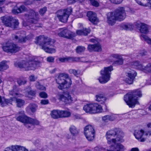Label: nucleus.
I'll use <instances>...</instances> for the list:
<instances>
[{
    "label": "nucleus",
    "mask_w": 151,
    "mask_h": 151,
    "mask_svg": "<svg viewBox=\"0 0 151 151\" xmlns=\"http://www.w3.org/2000/svg\"><path fill=\"white\" fill-rule=\"evenodd\" d=\"M120 132L117 129H115L108 131L106 134V136L107 140L108 143L111 145L110 147L109 150L107 151H124V146L120 143H116L117 142H121L122 137H116V138H110L115 135L119 136Z\"/></svg>",
    "instance_id": "obj_1"
},
{
    "label": "nucleus",
    "mask_w": 151,
    "mask_h": 151,
    "mask_svg": "<svg viewBox=\"0 0 151 151\" xmlns=\"http://www.w3.org/2000/svg\"><path fill=\"white\" fill-rule=\"evenodd\" d=\"M24 11H27V13L24 15V18L26 21L30 24H37L39 19L38 12L31 9L28 10L23 5L21 6L19 8L15 7L12 10V12L15 14Z\"/></svg>",
    "instance_id": "obj_2"
},
{
    "label": "nucleus",
    "mask_w": 151,
    "mask_h": 151,
    "mask_svg": "<svg viewBox=\"0 0 151 151\" xmlns=\"http://www.w3.org/2000/svg\"><path fill=\"white\" fill-rule=\"evenodd\" d=\"M126 17L124 8L119 7L113 12H109L107 14V22L111 26L114 25L116 20L120 21L124 20Z\"/></svg>",
    "instance_id": "obj_3"
},
{
    "label": "nucleus",
    "mask_w": 151,
    "mask_h": 151,
    "mask_svg": "<svg viewBox=\"0 0 151 151\" xmlns=\"http://www.w3.org/2000/svg\"><path fill=\"white\" fill-rule=\"evenodd\" d=\"M36 43L41 46V48L46 52L52 53L56 52V48L54 46V42L48 37L43 36H40L36 38Z\"/></svg>",
    "instance_id": "obj_4"
},
{
    "label": "nucleus",
    "mask_w": 151,
    "mask_h": 151,
    "mask_svg": "<svg viewBox=\"0 0 151 151\" xmlns=\"http://www.w3.org/2000/svg\"><path fill=\"white\" fill-rule=\"evenodd\" d=\"M142 96L141 91L139 89H137L125 95L124 100L129 107L133 108L136 104H138V98Z\"/></svg>",
    "instance_id": "obj_5"
},
{
    "label": "nucleus",
    "mask_w": 151,
    "mask_h": 151,
    "mask_svg": "<svg viewBox=\"0 0 151 151\" xmlns=\"http://www.w3.org/2000/svg\"><path fill=\"white\" fill-rule=\"evenodd\" d=\"M19 116L16 118V119L24 124L26 127L28 129H31L33 128V126L39 125L40 122L36 119H32L26 115L23 111H21L18 113Z\"/></svg>",
    "instance_id": "obj_6"
},
{
    "label": "nucleus",
    "mask_w": 151,
    "mask_h": 151,
    "mask_svg": "<svg viewBox=\"0 0 151 151\" xmlns=\"http://www.w3.org/2000/svg\"><path fill=\"white\" fill-rule=\"evenodd\" d=\"M56 82L59 85L58 88L61 90L70 88L72 84L68 75L65 73H60L56 79Z\"/></svg>",
    "instance_id": "obj_7"
},
{
    "label": "nucleus",
    "mask_w": 151,
    "mask_h": 151,
    "mask_svg": "<svg viewBox=\"0 0 151 151\" xmlns=\"http://www.w3.org/2000/svg\"><path fill=\"white\" fill-rule=\"evenodd\" d=\"M40 63V62L38 61L30 59L27 61L23 60L21 62L16 63L15 65L20 68L24 69L25 70H35Z\"/></svg>",
    "instance_id": "obj_8"
},
{
    "label": "nucleus",
    "mask_w": 151,
    "mask_h": 151,
    "mask_svg": "<svg viewBox=\"0 0 151 151\" xmlns=\"http://www.w3.org/2000/svg\"><path fill=\"white\" fill-rule=\"evenodd\" d=\"M72 11V8L70 7L66 9L58 10L56 12L55 15L60 21L65 23L67 22Z\"/></svg>",
    "instance_id": "obj_9"
},
{
    "label": "nucleus",
    "mask_w": 151,
    "mask_h": 151,
    "mask_svg": "<svg viewBox=\"0 0 151 151\" xmlns=\"http://www.w3.org/2000/svg\"><path fill=\"white\" fill-rule=\"evenodd\" d=\"M113 69L111 65L105 67L101 71V76L99 78L98 80L101 83H105L108 82L110 79L111 71Z\"/></svg>",
    "instance_id": "obj_10"
},
{
    "label": "nucleus",
    "mask_w": 151,
    "mask_h": 151,
    "mask_svg": "<svg viewBox=\"0 0 151 151\" xmlns=\"http://www.w3.org/2000/svg\"><path fill=\"white\" fill-rule=\"evenodd\" d=\"M1 19L6 26L14 29L17 28L19 24L18 19L12 17H1Z\"/></svg>",
    "instance_id": "obj_11"
},
{
    "label": "nucleus",
    "mask_w": 151,
    "mask_h": 151,
    "mask_svg": "<svg viewBox=\"0 0 151 151\" xmlns=\"http://www.w3.org/2000/svg\"><path fill=\"white\" fill-rule=\"evenodd\" d=\"M2 48L4 51L11 53L16 52L21 49L20 47L9 42L6 43L5 45L3 46Z\"/></svg>",
    "instance_id": "obj_12"
},
{
    "label": "nucleus",
    "mask_w": 151,
    "mask_h": 151,
    "mask_svg": "<svg viewBox=\"0 0 151 151\" xmlns=\"http://www.w3.org/2000/svg\"><path fill=\"white\" fill-rule=\"evenodd\" d=\"M84 133L87 139L89 141L93 140L94 138L95 130L91 125L86 126L84 129Z\"/></svg>",
    "instance_id": "obj_13"
},
{
    "label": "nucleus",
    "mask_w": 151,
    "mask_h": 151,
    "mask_svg": "<svg viewBox=\"0 0 151 151\" xmlns=\"http://www.w3.org/2000/svg\"><path fill=\"white\" fill-rule=\"evenodd\" d=\"M137 75V73L135 71L130 69L129 71L126 73V77L124 81L128 84H132L133 83L134 80Z\"/></svg>",
    "instance_id": "obj_14"
},
{
    "label": "nucleus",
    "mask_w": 151,
    "mask_h": 151,
    "mask_svg": "<svg viewBox=\"0 0 151 151\" xmlns=\"http://www.w3.org/2000/svg\"><path fill=\"white\" fill-rule=\"evenodd\" d=\"M58 35L60 37L71 39L75 36V34L67 29H60Z\"/></svg>",
    "instance_id": "obj_15"
},
{
    "label": "nucleus",
    "mask_w": 151,
    "mask_h": 151,
    "mask_svg": "<svg viewBox=\"0 0 151 151\" xmlns=\"http://www.w3.org/2000/svg\"><path fill=\"white\" fill-rule=\"evenodd\" d=\"M58 99L66 104H69L73 101L72 98L68 93H64L58 95Z\"/></svg>",
    "instance_id": "obj_16"
},
{
    "label": "nucleus",
    "mask_w": 151,
    "mask_h": 151,
    "mask_svg": "<svg viewBox=\"0 0 151 151\" xmlns=\"http://www.w3.org/2000/svg\"><path fill=\"white\" fill-rule=\"evenodd\" d=\"M87 15L89 21L93 24H96L99 22V20L95 13L89 11L87 12Z\"/></svg>",
    "instance_id": "obj_17"
},
{
    "label": "nucleus",
    "mask_w": 151,
    "mask_h": 151,
    "mask_svg": "<svg viewBox=\"0 0 151 151\" xmlns=\"http://www.w3.org/2000/svg\"><path fill=\"white\" fill-rule=\"evenodd\" d=\"M136 26L138 28L141 32L146 34L148 32V26L147 24L141 23H137Z\"/></svg>",
    "instance_id": "obj_18"
},
{
    "label": "nucleus",
    "mask_w": 151,
    "mask_h": 151,
    "mask_svg": "<svg viewBox=\"0 0 151 151\" xmlns=\"http://www.w3.org/2000/svg\"><path fill=\"white\" fill-rule=\"evenodd\" d=\"M19 90L17 86L16 85H14L13 86V89L9 91V94L14 96V97L15 98V97H20L22 96V95L19 92Z\"/></svg>",
    "instance_id": "obj_19"
},
{
    "label": "nucleus",
    "mask_w": 151,
    "mask_h": 151,
    "mask_svg": "<svg viewBox=\"0 0 151 151\" xmlns=\"http://www.w3.org/2000/svg\"><path fill=\"white\" fill-rule=\"evenodd\" d=\"M12 38L13 40L17 42L23 43L26 41L25 36H24L22 35L19 36L13 35H12Z\"/></svg>",
    "instance_id": "obj_20"
},
{
    "label": "nucleus",
    "mask_w": 151,
    "mask_h": 151,
    "mask_svg": "<svg viewBox=\"0 0 151 151\" xmlns=\"http://www.w3.org/2000/svg\"><path fill=\"white\" fill-rule=\"evenodd\" d=\"M144 132V131L142 129L140 131L136 130L134 133V135L136 138L140 142H143L145 140V138H142Z\"/></svg>",
    "instance_id": "obj_21"
},
{
    "label": "nucleus",
    "mask_w": 151,
    "mask_h": 151,
    "mask_svg": "<svg viewBox=\"0 0 151 151\" xmlns=\"http://www.w3.org/2000/svg\"><path fill=\"white\" fill-rule=\"evenodd\" d=\"M118 115L112 114L111 115H107L102 117V119L103 121L107 122L108 121H112L117 118Z\"/></svg>",
    "instance_id": "obj_22"
},
{
    "label": "nucleus",
    "mask_w": 151,
    "mask_h": 151,
    "mask_svg": "<svg viewBox=\"0 0 151 151\" xmlns=\"http://www.w3.org/2000/svg\"><path fill=\"white\" fill-rule=\"evenodd\" d=\"M93 114L101 112L103 111L101 106L97 104H93Z\"/></svg>",
    "instance_id": "obj_23"
},
{
    "label": "nucleus",
    "mask_w": 151,
    "mask_h": 151,
    "mask_svg": "<svg viewBox=\"0 0 151 151\" xmlns=\"http://www.w3.org/2000/svg\"><path fill=\"white\" fill-rule=\"evenodd\" d=\"M93 104H87L83 107V110L86 113L93 114Z\"/></svg>",
    "instance_id": "obj_24"
},
{
    "label": "nucleus",
    "mask_w": 151,
    "mask_h": 151,
    "mask_svg": "<svg viewBox=\"0 0 151 151\" xmlns=\"http://www.w3.org/2000/svg\"><path fill=\"white\" fill-rule=\"evenodd\" d=\"M131 64L132 66L136 69L142 70L143 69L142 64L138 61L133 62L131 63Z\"/></svg>",
    "instance_id": "obj_25"
},
{
    "label": "nucleus",
    "mask_w": 151,
    "mask_h": 151,
    "mask_svg": "<svg viewBox=\"0 0 151 151\" xmlns=\"http://www.w3.org/2000/svg\"><path fill=\"white\" fill-rule=\"evenodd\" d=\"M60 118H68L70 116V112L68 110H60Z\"/></svg>",
    "instance_id": "obj_26"
},
{
    "label": "nucleus",
    "mask_w": 151,
    "mask_h": 151,
    "mask_svg": "<svg viewBox=\"0 0 151 151\" xmlns=\"http://www.w3.org/2000/svg\"><path fill=\"white\" fill-rule=\"evenodd\" d=\"M12 151H28L25 147L19 145L12 146Z\"/></svg>",
    "instance_id": "obj_27"
},
{
    "label": "nucleus",
    "mask_w": 151,
    "mask_h": 151,
    "mask_svg": "<svg viewBox=\"0 0 151 151\" xmlns=\"http://www.w3.org/2000/svg\"><path fill=\"white\" fill-rule=\"evenodd\" d=\"M60 110H54L51 111L50 115L51 117L54 119H58L60 118Z\"/></svg>",
    "instance_id": "obj_28"
},
{
    "label": "nucleus",
    "mask_w": 151,
    "mask_h": 151,
    "mask_svg": "<svg viewBox=\"0 0 151 151\" xmlns=\"http://www.w3.org/2000/svg\"><path fill=\"white\" fill-rule=\"evenodd\" d=\"M69 130L71 134L73 136L77 135L79 133V130L74 125L70 126Z\"/></svg>",
    "instance_id": "obj_29"
},
{
    "label": "nucleus",
    "mask_w": 151,
    "mask_h": 151,
    "mask_svg": "<svg viewBox=\"0 0 151 151\" xmlns=\"http://www.w3.org/2000/svg\"><path fill=\"white\" fill-rule=\"evenodd\" d=\"M96 100L98 102L102 101V104L106 100V98L102 94H98L96 96Z\"/></svg>",
    "instance_id": "obj_30"
},
{
    "label": "nucleus",
    "mask_w": 151,
    "mask_h": 151,
    "mask_svg": "<svg viewBox=\"0 0 151 151\" xmlns=\"http://www.w3.org/2000/svg\"><path fill=\"white\" fill-rule=\"evenodd\" d=\"M121 56L119 55L116 54H113L111 55L108 60L111 62H113L115 59H117Z\"/></svg>",
    "instance_id": "obj_31"
},
{
    "label": "nucleus",
    "mask_w": 151,
    "mask_h": 151,
    "mask_svg": "<svg viewBox=\"0 0 151 151\" xmlns=\"http://www.w3.org/2000/svg\"><path fill=\"white\" fill-rule=\"evenodd\" d=\"M37 107V106L35 104H30L27 107L26 110L27 111H30L34 113L35 112Z\"/></svg>",
    "instance_id": "obj_32"
},
{
    "label": "nucleus",
    "mask_w": 151,
    "mask_h": 151,
    "mask_svg": "<svg viewBox=\"0 0 151 151\" xmlns=\"http://www.w3.org/2000/svg\"><path fill=\"white\" fill-rule=\"evenodd\" d=\"M7 62V61L4 60L0 63V71L6 70L9 68Z\"/></svg>",
    "instance_id": "obj_33"
},
{
    "label": "nucleus",
    "mask_w": 151,
    "mask_h": 151,
    "mask_svg": "<svg viewBox=\"0 0 151 151\" xmlns=\"http://www.w3.org/2000/svg\"><path fill=\"white\" fill-rule=\"evenodd\" d=\"M121 27L123 29L127 30H131L133 28V25L130 24H122L121 25Z\"/></svg>",
    "instance_id": "obj_34"
},
{
    "label": "nucleus",
    "mask_w": 151,
    "mask_h": 151,
    "mask_svg": "<svg viewBox=\"0 0 151 151\" xmlns=\"http://www.w3.org/2000/svg\"><path fill=\"white\" fill-rule=\"evenodd\" d=\"M67 62H78L80 61V58L79 57H66Z\"/></svg>",
    "instance_id": "obj_35"
},
{
    "label": "nucleus",
    "mask_w": 151,
    "mask_h": 151,
    "mask_svg": "<svg viewBox=\"0 0 151 151\" xmlns=\"http://www.w3.org/2000/svg\"><path fill=\"white\" fill-rule=\"evenodd\" d=\"M17 106L18 107H21L24 104L25 101L23 100L20 99H17L16 98Z\"/></svg>",
    "instance_id": "obj_36"
},
{
    "label": "nucleus",
    "mask_w": 151,
    "mask_h": 151,
    "mask_svg": "<svg viewBox=\"0 0 151 151\" xmlns=\"http://www.w3.org/2000/svg\"><path fill=\"white\" fill-rule=\"evenodd\" d=\"M117 60H114L113 61V65H121L123 64V60L122 59V57L117 59Z\"/></svg>",
    "instance_id": "obj_37"
},
{
    "label": "nucleus",
    "mask_w": 151,
    "mask_h": 151,
    "mask_svg": "<svg viewBox=\"0 0 151 151\" xmlns=\"http://www.w3.org/2000/svg\"><path fill=\"white\" fill-rule=\"evenodd\" d=\"M142 39L144 40L148 44L151 45V39L147 35L142 34L141 35Z\"/></svg>",
    "instance_id": "obj_38"
},
{
    "label": "nucleus",
    "mask_w": 151,
    "mask_h": 151,
    "mask_svg": "<svg viewBox=\"0 0 151 151\" xmlns=\"http://www.w3.org/2000/svg\"><path fill=\"white\" fill-rule=\"evenodd\" d=\"M36 87L38 89L40 90L45 91L46 88L41 85L39 82H37L35 84Z\"/></svg>",
    "instance_id": "obj_39"
},
{
    "label": "nucleus",
    "mask_w": 151,
    "mask_h": 151,
    "mask_svg": "<svg viewBox=\"0 0 151 151\" xmlns=\"http://www.w3.org/2000/svg\"><path fill=\"white\" fill-rule=\"evenodd\" d=\"M16 98L15 97L11 98L9 99H4V102L5 104L4 106H6L7 105L9 104H12V102L13 101H15Z\"/></svg>",
    "instance_id": "obj_40"
},
{
    "label": "nucleus",
    "mask_w": 151,
    "mask_h": 151,
    "mask_svg": "<svg viewBox=\"0 0 151 151\" xmlns=\"http://www.w3.org/2000/svg\"><path fill=\"white\" fill-rule=\"evenodd\" d=\"M142 70L146 73L151 72V63L148 64L145 67L143 68Z\"/></svg>",
    "instance_id": "obj_41"
},
{
    "label": "nucleus",
    "mask_w": 151,
    "mask_h": 151,
    "mask_svg": "<svg viewBox=\"0 0 151 151\" xmlns=\"http://www.w3.org/2000/svg\"><path fill=\"white\" fill-rule=\"evenodd\" d=\"M17 82L19 86H20L26 83L27 81L24 79L19 78L17 79Z\"/></svg>",
    "instance_id": "obj_42"
},
{
    "label": "nucleus",
    "mask_w": 151,
    "mask_h": 151,
    "mask_svg": "<svg viewBox=\"0 0 151 151\" xmlns=\"http://www.w3.org/2000/svg\"><path fill=\"white\" fill-rule=\"evenodd\" d=\"M85 50V47L82 46H79L76 49V52L78 53H80L83 52Z\"/></svg>",
    "instance_id": "obj_43"
},
{
    "label": "nucleus",
    "mask_w": 151,
    "mask_h": 151,
    "mask_svg": "<svg viewBox=\"0 0 151 151\" xmlns=\"http://www.w3.org/2000/svg\"><path fill=\"white\" fill-rule=\"evenodd\" d=\"M102 49L101 45L99 44H95L94 51L99 52L101 51Z\"/></svg>",
    "instance_id": "obj_44"
},
{
    "label": "nucleus",
    "mask_w": 151,
    "mask_h": 151,
    "mask_svg": "<svg viewBox=\"0 0 151 151\" xmlns=\"http://www.w3.org/2000/svg\"><path fill=\"white\" fill-rule=\"evenodd\" d=\"M69 73L70 74H73L75 76H77L78 75V70H75V69H70L68 70Z\"/></svg>",
    "instance_id": "obj_45"
},
{
    "label": "nucleus",
    "mask_w": 151,
    "mask_h": 151,
    "mask_svg": "<svg viewBox=\"0 0 151 151\" xmlns=\"http://www.w3.org/2000/svg\"><path fill=\"white\" fill-rule=\"evenodd\" d=\"M145 2H143V6H149L151 9V0H144Z\"/></svg>",
    "instance_id": "obj_46"
},
{
    "label": "nucleus",
    "mask_w": 151,
    "mask_h": 151,
    "mask_svg": "<svg viewBox=\"0 0 151 151\" xmlns=\"http://www.w3.org/2000/svg\"><path fill=\"white\" fill-rule=\"evenodd\" d=\"M40 96L42 98H46L48 97L47 94L45 92H41L39 94Z\"/></svg>",
    "instance_id": "obj_47"
},
{
    "label": "nucleus",
    "mask_w": 151,
    "mask_h": 151,
    "mask_svg": "<svg viewBox=\"0 0 151 151\" xmlns=\"http://www.w3.org/2000/svg\"><path fill=\"white\" fill-rule=\"evenodd\" d=\"M95 47V44L88 45L87 49L90 52H91L94 51V48Z\"/></svg>",
    "instance_id": "obj_48"
},
{
    "label": "nucleus",
    "mask_w": 151,
    "mask_h": 151,
    "mask_svg": "<svg viewBox=\"0 0 151 151\" xmlns=\"http://www.w3.org/2000/svg\"><path fill=\"white\" fill-rule=\"evenodd\" d=\"M47 10V7H44L40 10L39 13L40 14L43 15L45 13Z\"/></svg>",
    "instance_id": "obj_49"
},
{
    "label": "nucleus",
    "mask_w": 151,
    "mask_h": 151,
    "mask_svg": "<svg viewBox=\"0 0 151 151\" xmlns=\"http://www.w3.org/2000/svg\"><path fill=\"white\" fill-rule=\"evenodd\" d=\"M91 4L93 6L98 7L99 6V3L95 0H89Z\"/></svg>",
    "instance_id": "obj_50"
},
{
    "label": "nucleus",
    "mask_w": 151,
    "mask_h": 151,
    "mask_svg": "<svg viewBox=\"0 0 151 151\" xmlns=\"http://www.w3.org/2000/svg\"><path fill=\"white\" fill-rule=\"evenodd\" d=\"M83 35H86L90 32V30L89 29L83 28Z\"/></svg>",
    "instance_id": "obj_51"
},
{
    "label": "nucleus",
    "mask_w": 151,
    "mask_h": 151,
    "mask_svg": "<svg viewBox=\"0 0 151 151\" xmlns=\"http://www.w3.org/2000/svg\"><path fill=\"white\" fill-rule=\"evenodd\" d=\"M110 2L114 4H118L121 3L123 0H109Z\"/></svg>",
    "instance_id": "obj_52"
},
{
    "label": "nucleus",
    "mask_w": 151,
    "mask_h": 151,
    "mask_svg": "<svg viewBox=\"0 0 151 151\" xmlns=\"http://www.w3.org/2000/svg\"><path fill=\"white\" fill-rule=\"evenodd\" d=\"M54 58L52 56H49L47 58V61L50 63H52L54 62Z\"/></svg>",
    "instance_id": "obj_53"
},
{
    "label": "nucleus",
    "mask_w": 151,
    "mask_h": 151,
    "mask_svg": "<svg viewBox=\"0 0 151 151\" xmlns=\"http://www.w3.org/2000/svg\"><path fill=\"white\" fill-rule=\"evenodd\" d=\"M37 79V77L34 75L30 76L29 78V80L31 81H34Z\"/></svg>",
    "instance_id": "obj_54"
},
{
    "label": "nucleus",
    "mask_w": 151,
    "mask_h": 151,
    "mask_svg": "<svg viewBox=\"0 0 151 151\" xmlns=\"http://www.w3.org/2000/svg\"><path fill=\"white\" fill-rule=\"evenodd\" d=\"M40 103L42 105L47 104H48L49 101L47 99H42L41 100Z\"/></svg>",
    "instance_id": "obj_55"
},
{
    "label": "nucleus",
    "mask_w": 151,
    "mask_h": 151,
    "mask_svg": "<svg viewBox=\"0 0 151 151\" xmlns=\"http://www.w3.org/2000/svg\"><path fill=\"white\" fill-rule=\"evenodd\" d=\"M59 61L61 63H64L67 62V58L63 57V58H58Z\"/></svg>",
    "instance_id": "obj_56"
},
{
    "label": "nucleus",
    "mask_w": 151,
    "mask_h": 151,
    "mask_svg": "<svg viewBox=\"0 0 151 151\" xmlns=\"http://www.w3.org/2000/svg\"><path fill=\"white\" fill-rule=\"evenodd\" d=\"M4 98H2L1 96H0V104L2 107L4 106L5 104L4 102Z\"/></svg>",
    "instance_id": "obj_57"
},
{
    "label": "nucleus",
    "mask_w": 151,
    "mask_h": 151,
    "mask_svg": "<svg viewBox=\"0 0 151 151\" xmlns=\"http://www.w3.org/2000/svg\"><path fill=\"white\" fill-rule=\"evenodd\" d=\"M27 93H28V95L34 96L35 94V92L33 90H30L27 92Z\"/></svg>",
    "instance_id": "obj_58"
},
{
    "label": "nucleus",
    "mask_w": 151,
    "mask_h": 151,
    "mask_svg": "<svg viewBox=\"0 0 151 151\" xmlns=\"http://www.w3.org/2000/svg\"><path fill=\"white\" fill-rule=\"evenodd\" d=\"M73 118L75 119H79L81 118L80 116L77 114H74L73 116Z\"/></svg>",
    "instance_id": "obj_59"
},
{
    "label": "nucleus",
    "mask_w": 151,
    "mask_h": 151,
    "mask_svg": "<svg viewBox=\"0 0 151 151\" xmlns=\"http://www.w3.org/2000/svg\"><path fill=\"white\" fill-rule=\"evenodd\" d=\"M147 53V52L145 50H143L142 51H141L139 52V54L140 55L142 56H144L146 55Z\"/></svg>",
    "instance_id": "obj_60"
},
{
    "label": "nucleus",
    "mask_w": 151,
    "mask_h": 151,
    "mask_svg": "<svg viewBox=\"0 0 151 151\" xmlns=\"http://www.w3.org/2000/svg\"><path fill=\"white\" fill-rule=\"evenodd\" d=\"M33 35L31 34L27 35V36H25L26 41L27 40H30L33 38Z\"/></svg>",
    "instance_id": "obj_61"
},
{
    "label": "nucleus",
    "mask_w": 151,
    "mask_h": 151,
    "mask_svg": "<svg viewBox=\"0 0 151 151\" xmlns=\"http://www.w3.org/2000/svg\"><path fill=\"white\" fill-rule=\"evenodd\" d=\"M83 29L77 30L76 32V34L79 35H83Z\"/></svg>",
    "instance_id": "obj_62"
},
{
    "label": "nucleus",
    "mask_w": 151,
    "mask_h": 151,
    "mask_svg": "<svg viewBox=\"0 0 151 151\" xmlns=\"http://www.w3.org/2000/svg\"><path fill=\"white\" fill-rule=\"evenodd\" d=\"M130 151H139V150L137 147L133 148L131 149Z\"/></svg>",
    "instance_id": "obj_63"
},
{
    "label": "nucleus",
    "mask_w": 151,
    "mask_h": 151,
    "mask_svg": "<svg viewBox=\"0 0 151 151\" xmlns=\"http://www.w3.org/2000/svg\"><path fill=\"white\" fill-rule=\"evenodd\" d=\"M4 151H12V146L11 147V149L9 147H8L6 149V150Z\"/></svg>",
    "instance_id": "obj_64"
}]
</instances>
